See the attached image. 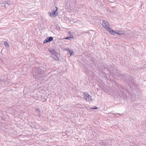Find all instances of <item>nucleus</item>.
<instances>
[{"instance_id": "obj_3", "label": "nucleus", "mask_w": 146, "mask_h": 146, "mask_svg": "<svg viewBox=\"0 0 146 146\" xmlns=\"http://www.w3.org/2000/svg\"><path fill=\"white\" fill-rule=\"evenodd\" d=\"M53 37H47L44 41V43H46L48 42L52 41L53 40Z\"/></svg>"}, {"instance_id": "obj_9", "label": "nucleus", "mask_w": 146, "mask_h": 146, "mask_svg": "<svg viewBox=\"0 0 146 146\" xmlns=\"http://www.w3.org/2000/svg\"><path fill=\"white\" fill-rule=\"evenodd\" d=\"M73 52H70V55H71L72 54H73Z\"/></svg>"}, {"instance_id": "obj_7", "label": "nucleus", "mask_w": 146, "mask_h": 146, "mask_svg": "<svg viewBox=\"0 0 146 146\" xmlns=\"http://www.w3.org/2000/svg\"><path fill=\"white\" fill-rule=\"evenodd\" d=\"M71 37H67L65 38V39H69L70 38H71ZM72 38H73L72 37Z\"/></svg>"}, {"instance_id": "obj_2", "label": "nucleus", "mask_w": 146, "mask_h": 146, "mask_svg": "<svg viewBox=\"0 0 146 146\" xmlns=\"http://www.w3.org/2000/svg\"><path fill=\"white\" fill-rule=\"evenodd\" d=\"M58 10V8L56 7L55 9H54L53 11L52 12L50 13V15L51 16L55 17L58 15V13H56V12Z\"/></svg>"}, {"instance_id": "obj_5", "label": "nucleus", "mask_w": 146, "mask_h": 146, "mask_svg": "<svg viewBox=\"0 0 146 146\" xmlns=\"http://www.w3.org/2000/svg\"><path fill=\"white\" fill-rule=\"evenodd\" d=\"M115 33H116L117 34L119 35H121L123 34H124V32H123L122 31H119V32H117V33L115 32Z\"/></svg>"}, {"instance_id": "obj_4", "label": "nucleus", "mask_w": 146, "mask_h": 146, "mask_svg": "<svg viewBox=\"0 0 146 146\" xmlns=\"http://www.w3.org/2000/svg\"><path fill=\"white\" fill-rule=\"evenodd\" d=\"M84 99L87 101H89L91 99V97L88 94H85L84 96Z\"/></svg>"}, {"instance_id": "obj_1", "label": "nucleus", "mask_w": 146, "mask_h": 146, "mask_svg": "<svg viewBox=\"0 0 146 146\" xmlns=\"http://www.w3.org/2000/svg\"><path fill=\"white\" fill-rule=\"evenodd\" d=\"M102 25L107 31H108L111 34L113 35H115V33L114 31L111 29L109 27V24L108 22L105 21H104L102 23Z\"/></svg>"}, {"instance_id": "obj_8", "label": "nucleus", "mask_w": 146, "mask_h": 146, "mask_svg": "<svg viewBox=\"0 0 146 146\" xmlns=\"http://www.w3.org/2000/svg\"><path fill=\"white\" fill-rule=\"evenodd\" d=\"M92 109H97V108L96 107H95V108H92Z\"/></svg>"}, {"instance_id": "obj_6", "label": "nucleus", "mask_w": 146, "mask_h": 146, "mask_svg": "<svg viewBox=\"0 0 146 146\" xmlns=\"http://www.w3.org/2000/svg\"><path fill=\"white\" fill-rule=\"evenodd\" d=\"M4 44H5V46L7 47H9V44H8L6 42H4Z\"/></svg>"}]
</instances>
